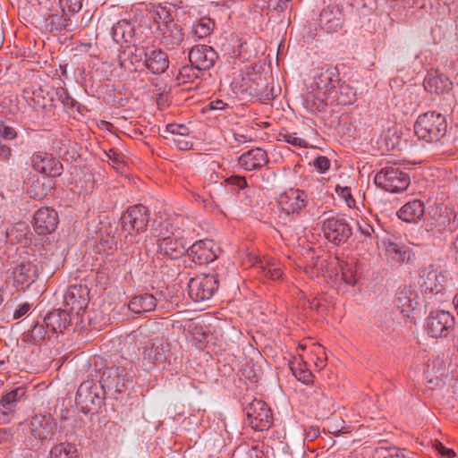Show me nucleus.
<instances>
[{"label":"nucleus","instance_id":"1","mask_svg":"<svg viewBox=\"0 0 458 458\" xmlns=\"http://www.w3.org/2000/svg\"><path fill=\"white\" fill-rule=\"evenodd\" d=\"M414 131L420 140L428 143L437 142L447 131L445 116L437 112L422 114L415 122Z\"/></svg>","mask_w":458,"mask_h":458},{"label":"nucleus","instance_id":"2","mask_svg":"<svg viewBox=\"0 0 458 458\" xmlns=\"http://www.w3.org/2000/svg\"><path fill=\"white\" fill-rule=\"evenodd\" d=\"M147 31L148 30L141 26L137 20L123 19L113 23L109 35L118 45L142 44L147 40Z\"/></svg>","mask_w":458,"mask_h":458},{"label":"nucleus","instance_id":"3","mask_svg":"<svg viewBox=\"0 0 458 458\" xmlns=\"http://www.w3.org/2000/svg\"><path fill=\"white\" fill-rule=\"evenodd\" d=\"M376 185L391 193L405 191L410 185L408 174L399 167H384L377 173L374 178Z\"/></svg>","mask_w":458,"mask_h":458},{"label":"nucleus","instance_id":"4","mask_svg":"<svg viewBox=\"0 0 458 458\" xmlns=\"http://www.w3.org/2000/svg\"><path fill=\"white\" fill-rule=\"evenodd\" d=\"M322 231L325 237L335 244L345 242L352 233L346 219L335 216L332 211L322 215Z\"/></svg>","mask_w":458,"mask_h":458},{"label":"nucleus","instance_id":"5","mask_svg":"<svg viewBox=\"0 0 458 458\" xmlns=\"http://www.w3.org/2000/svg\"><path fill=\"white\" fill-rule=\"evenodd\" d=\"M149 221V213L146 207L136 205L129 208L121 217L122 231L125 240L133 242L131 232H143Z\"/></svg>","mask_w":458,"mask_h":458},{"label":"nucleus","instance_id":"6","mask_svg":"<svg viewBox=\"0 0 458 458\" xmlns=\"http://www.w3.org/2000/svg\"><path fill=\"white\" fill-rule=\"evenodd\" d=\"M426 227L435 237L452 233L458 228V213L454 208L446 206L430 217Z\"/></svg>","mask_w":458,"mask_h":458},{"label":"nucleus","instance_id":"7","mask_svg":"<svg viewBox=\"0 0 458 458\" xmlns=\"http://www.w3.org/2000/svg\"><path fill=\"white\" fill-rule=\"evenodd\" d=\"M455 319L451 312L437 310L426 319V331L433 338L447 337L454 329Z\"/></svg>","mask_w":458,"mask_h":458},{"label":"nucleus","instance_id":"8","mask_svg":"<svg viewBox=\"0 0 458 458\" xmlns=\"http://www.w3.org/2000/svg\"><path fill=\"white\" fill-rule=\"evenodd\" d=\"M250 426L257 431L267 430L273 424L270 408L262 400L254 399L244 408Z\"/></svg>","mask_w":458,"mask_h":458},{"label":"nucleus","instance_id":"9","mask_svg":"<svg viewBox=\"0 0 458 458\" xmlns=\"http://www.w3.org/2000/svg\"><path fill=\"white\" fill-rule=\"evenodd\" d=\"M217 288L218 281L215 275H199L188 283L189 296L195 302L211 299Z\"/></svg>","mask_w":458,"mask_h":458},{"label":"nucleus","instance_id":"10","mask_svg":"<svg viewBox=\"0 0 458 458\" xmlns=\"http://www.w3.org/2000/svg\"><path fill=\"white\" fill-rule=\"evenodd\" d=\"M447 281V274L440 266L430 264L420 272L418 284L425 293H442Z\"/></svg>","mask_w":458,"mask_h":458},{"label":"nucleus","instance_id":"11","mask_svg":"<svg viewBox=\"0 0 458 458\" xmlns=\"http://www.w3.org/2000/svg\"><path fill=\"white\" fill-rule=\"evenodd\" d=\"M339 83L340 78L337 68L333 65H325L317 70L310 88L323 96H328L330 98Z\"/></svg>","mask_w":458,"mask_h":458},{"label":"nucleus","instance_id":"12","mask_svg":"<svg viewBox=\"0 0 458 458\" xmlns=\"http://www.w3.org/2000/svg\"><path fill=\"white\" fill-rule=\"evenodd\" d=\"M233 84L239 92L252 97H258L263 94L266 88V82L261 74L256 72L253 68H247L242 71L240 74L233 79Z\"/></svg>","mask_w":458,"mask_h":458},{"label":"nucleus","instance_id":"13","mask_svg":"<svg viewBox=\"0 0 458 458\" xmlns=\"http://www.w3.org/2000/svg\"><path fill=\"white\" fill-rule=\"evenodd\" d=\"M185 222L182 216L162 217L159 216L153 221L151 225L152 234L159 239L174 236L182 238L185 232Z\"/></svg>","mask_w":458,"mask_h":458},{"label":"nucleus","instance_id":"14","mask_svg":"<svg viewBox=\"0 0 458 458\" xmlns=\"http://www.w3.org/2000/svg\"><path fill=\"white\" fill-rule=\"evenodd\" d=\"M191 232L185 228L182 238L169 236L165 239L157 240V253L171 259H176L182 257L189 244V236Z\"/></svg>","mask_w":458,"mask_h":458},{"label":"nucleus","instance_id":"15","mask_svg":"<svg viewBox=\"0 0 458 458\" xmlns=\"http://www.w3.org/2000/svg\"><path fill=\"white\" fill-rule=\"evenodd\" d=\"M307 194L299 189L291 188L278 198V205L287 215L299 214L307 205Z\"/></svg>","mask_w":458,"mask_h":458},{"label":"nucleus","instance_id":"16","mask_svg":"<svg viewBox=\"0 0 458 458\" xmlns=\"http://www.w3.org/2000/svg\"><path fill=\"white\" fill-rule=\"evenodd\" d=\"M213 247L214 242L210 240H199L193 243H191V241H189L185 253H187L196 264L204 265L216 259V254L213 250Z\"/></svg>","mask_w":458,"mask_h":458},{"label":"nucleus","instance_id":"17","mask_svg":"<svg viewBox=\"0 0 458 458\" xmlns=\"http://www.w3.org/2000/svg\"><path fill=\"white\" fill-rule=\"evenodd\" d=\"M64 298V303L70 308L71 312L80 315L88 307L89 301V289L81 284L71 285Z\"/></svg>","mask_w":458,"mask_h":458},{"label":"nucleus","instance_id":"18","mask_svg":"<svg viewBox=\"0 0 458 458\" xmlns=\"http://www.w3.org/2000/svg\"><path fill=\"white\" fill-rule=\"evenodd\" d=\"M56 421L50 414H38L32 417L30 423L31 436L44 441L55 435Z\"/></svg>","mask_w":458,"mask_h":458},{"label":"nucleus","instance_id":"19","mask_svg":"<svg viewBox=\"0 0 458 458\" xmlns=\"http://www.w3.org/2000/svg\"><path fill=\"white\" fill-rule=\"evenodd\" d=\"M216 52L209 46L198 45L189 52V61L201 71L209 70L217 59Z\"/></svg>","mask_w":458,"mask_h":458},{"label":"nucleus","instance_id":"20","mask_svg":"<svg viewBox=\"0 0 458 458\" xmlns=\"http://www.w3.org/2000/svg\"><path fill=\"white\" fill-rule=\"evenodd\" d=\"M131 45L132 47L128 52L124 51L123 55H119V64L124 70L136 71L139 65L144 66L148 46L147 41L142 44Z\"/></svg>","mask_w":458,"mask_h":458},{"label":"nucleus","instance_id":"21","mask_svg":"<svg viewBox=\"0 0 458 458\" xmlns=\"http://www.w3.org/2000/svg\"><path fill=\"white\" fill-rule=\"evenodd\" d=\"M98 385L92 380L82 382L76 393L75 403L82 411L88 412L92 405L99 403L100 399L97 393Z\"/></svg>","mask_w":458,"mask_h":458},{"label":"nucleus","instance_id":"22","mask_svg":"<svg viewBox=\"0 0 458 458\" xmlns=\"http://www.w3.org/2000/svg\"><path fill=\"white\" fill-rule=\"evenodd\" d=\"M12 275L15 287L22 290L35 282L38 276V271L35 264L21 262L13 267Z\"/></svg>","mask_w":458,"mask_h":458},{"label":"nucleus","instance_id":"23","mask_svg":"<svg viewBox=\"0 0 458 458\" xmlns=\"http://www.w3.org/2000/svg\"><path fill=\"white\" fill-rule=\"evenodd\" d=\"M269 162L267 152L260 148H251L238 158V165L246 171L260 170Z\"/></svg>","mask_w":458,"mask_h":458},{"label":"nucleus","instance_id":"24","mask_svg":"<svg viewBox=\"0 0 458 458\" xmlns=\"http://www.w3.org/2000/svg\"><path fill=\"white\" fill-rule=\"evenodd\" d=\"M167 54L161 48L148 47L144 67L152 74H163L169 67Z\"/></svg>","mask_w":458,"mask_h":458},{"label":"nucleus","instance_id":"25","mask_svg":"<svg viewBox=\"0 0 458 458\" xmlns=\"http://www.w3.org/2000/svg\"><path fill=\"white\" fill-rule=\"evenodd\" d=\"M57 224V213L52 208H39L34 215L33 225L38 234L52 233L56 228Z\"/></svg>","mask_w":458,"mask_h":458},{"label":"nucleus","instance_id":"26","mask_svg":"<svg viewBox=\"0 0 458 458\" xmlns=\"http://www.w3.org/2000/svg\"><path fill=\"white\" fill-rule=\"evenodd\" d=\"M23 395V389L15 388L2 396L0 399V424H4L11 420Z\"/></svg>","mask_w":458,"mask_h":458},{"label":"nucleus","instance_id":"27","mask_svg":"<svg viewBox=\"0 0 458 458\" xmlns=\"http://www.w3.org/2000/svg\"><path fill=\"white\" fill-rule=\"evenodd\" d=\"M158 36L164 47L173 49L179 46L183 40L182 28L177 22L162 23L158 30Z\"/></svg>","mask_w":458,"mask_h":458},{"label":"nucleus","instance_id":"28","mask_svg":"<svg viewBox=\"0 0 458 458\" xmlns=\"http://www.w3.org/2000/svg\"><path fill=\"white\" fill-rule=\"evenodd\" d=\"M123 372L124 370H120L119 368L109 369L104 371L101 377L102 387L119 393L123 392L131 382L129 377H125L123 375Z\"/></svg>","mask_w":458,"mask_h":458},{"label":"nucleus","instance_id":"29","mask_svg":"<svg viewBox=\"0 0 458 458\" xmlns=\"http://www.w3.org/2000/svg\"><path fill=\"white\" fill-rule=\"evenodd\" d=\"M32 165L36 171L47 176H58L62 172L61 163L47 153L35 156Z\"/></svg>","mask_w":458,"mask_h":458},{"label":"nucleus","instance_id":"30","mask_svg":"<svg viewBox=\"0 0 458 458\" xmlns=\"http://www.w3.org/2000/svg\"><path fill=\"white\" fill-rule=\"evenodd\" d=\"M250 259L252 266L256 267L264 276L272 280H277L283 276L282 268L275 259L265 257L260 259L255 255Z\"/></svg>","mask_w":458,"mask_h":458},{"label":"nucleus","instance_id":"31","mask_svg":"<svg viewBox=\"0 0 458 458\" xmlns=\"http://www.w3.org/2000/svg\"><path fill=\"white\" fill-rule=\"evenodd\" d=\"M424 88L430 93L440 95L452 89V81L445 75L432 71L425 78Z\"/></svg>","mask_w":458,"mask_h":458},{"label":"nucleus","instance_id":"32","mask_svg":"<svg viewBox=\"0 0 458 458\" xmlns=\"http://www.w3.org/2000/svg\"><path fill=\"white\" fill-rule=\"evenodd\" d=\"M44 323L53 333H64L70 326L71 317L65 310H55L44 318Z\"/></svg>","mask_w":458,"mask_h":458},{"label":"nucleus","instance_id":"33","mask_svg":"<svg viewBox=\"0 0 458 458\" xmlns=\"http://www.w3.org/2000/svg\"><path fill=\"white\" fill-rule=\"evenodd\" d=\"M319 22L327 31H336L343 24V15L340 9L333 5L327 6L320 13Z\"/></svg>","mask_w":458,"mask_h":458},{"label":"nucleus","instance_id":"34","mask_svg":"<svg viewBox=\"0 0 458 458\" xmlns=\"http://www.w3.org/2000/svg\"><path fill=\"white\" fill-rule=\"evenodd\" d=\"M424 214L425 206L420 199H413L407 202L397 213L398 217L407 223H416L424 216Z\"/></svg>","mask_w":458,"mask_h":458},{"label":"nucleus","instance_id":"35","mask_svg":"<svg viewBox=\"0 0 458 458\" xmlns=\"http://www.w3.org/2000/svg\"><path fill=\"white\" fill-rule=\"evenodd\" d=\"M331 98L316 90L309 91L303 98V106L311 114L322 113L330 106Z\"/></svg>","mask_w":458,"mask_h":458},{"label":"nucleus","instance_id":"36","mask_svg":"<svg viewBox=\"0 0 458 458\" xmlns=\"http://www.w3.org/2000/svg\"><path fill=\"white\" fill-rule=\"evenodd\" d=\"M330 106H347L352 104L356 99V90L350 85L339 83L335 92L330 97Z\"/></svg>","mask_w":458,"mask_h":458},{"label":"nucleus","instance_id":"37","mask_svg":"<svg viewBox=\"0 0 458 458\" xmlns=\"http://www.w3.org/2000/svg\"><path fill=\"white\" fill-rule=\"evenodd\" d=\"M156 306L157 300L149 293L134 296L128 303V309L135 314L152 311Z\"/></svg>","mask_w":458,"mask_h":458},{"label":"nucleus","instance_id":"38","mask_svg":"<svg viewBox=\"0 0 458 458\" xmlns=\"http://www.w3.org/2000/svg\"><path fill=\"white\" fill-rule=\"evenodd\" d=\"M289 367L297 380L305 385L313 382V374L307 368L306 362L301 358H294L293 361L289 362Z\"/></svg>","mask_w":458,"mask_h":458},{"label":"nucleus","instance_id":"39","mask_svg":"<svg viewBox=\"0 0 458 458\" xmlns=\"http://www.w3.org/2000/svg\"><path fill=\"white\" fill-rule=\"evenodd\" d=\"M417 294L411 289L404 287L400 290L397 296V304L403 313L408 314L417 306Z\"/></svg>","mask_w":458,"mask_h":458},{"label":"nucleus","instance_id":"40","mask_svg":"<svg viewBox=\"0 0 458 458\" xmlns=\"http://www.w3.org/2000/svg\"><path fill=\"white\" fill-rule=\"evenodd\" d=\"M215 29V21L208 17H201L191 27V33L196 38L201 39L211 35Z\"/></svg>","mask_w":458,"mask_h":458},{"label":"nucleus","instance_id":"41","mask_svg":"<svg viewBox=\"0 0 458 458\" xmlns=\"http://www.w3.org/2000/svg\"><path fill=\"white\" fill-rule=\"evenodd\" d=\"M51 458H79L76 446L71 443L64 442L55 445L50 450Z\"/></svg>","mask_w":458,"mask_h":458},{"label":"nucleus","instance_id":"42","mask_svg":"<svg viewBox=\"0 0 458 458\" xmlns=\"http://www.w3.org/2000/svg\"><path fill=\"white\" fill-rule=\"evenodd\" d=\"M201 74L202 71L191 64V65H184L179 70L177 80L181 83L194 82Z\"/></svg>","mask_w":458,"mask_h":458},{"label":"nucleus","instance_id":"43","mask_svg":"<svg viewBox=\"0 0 458 458\" xmlns=\"http://www.w3.org/2000/svg\"><path fill=\"white\" fill-rule=\"evenodd\" d=\"M403 451L395 446H378L375 450L374 458H404Z\"/></svg>","mask_w":458,"mask_h":458},{"label":"nucleus","instance_id":"44","mask_svg":"<svg viewBox=\"0 0 458 458\" xmlns=\"http://www.w3.org/2000/svg\"><path fill=\"white\" fill-rule=\"evenodd\" d=\"M67 14L52 13L47 19V23L51 30L61 31L68 26L69 19L66 18Z\"/></svg>","mask_w":458,"mask_h":458},{"label":"nucleus","instance_id":"45","mask_svg":"<svg viewBox=\"0 0 458 458\" xmlns=\"http://www.w3.org/2000/svg\"><path fill=\"white\" fill-rule=\"evenodd\" d=\"M280 140L284 141L292 146L299 148H307L308 142L298 136L296 132L283 131L279 133Z\"/></svg>","mask_w":458,"mask_h":458},{"label":"nucleus","instance_id":"46","mask_svg":"<svg viewBox=\"0 0 458 458\" xmlns=\"http://www.w3.org/2000/svg\"><path fill=\"white\" fill-rule=\"evenodd\" d=\"M20 230L18 227L11 226L7 227L4 224L3 220V211L0 208V243L10 241L11 242H14V238L13 237L14 231ZM15 240L19 241L18 237H15Z\"/></svg>","mask_w":458,"mask_h":458},{"label":"nucleus","instance_id":"47","mask_svg":"<svg viewBox=\"0 0 458 458\" xmlns=\"http://www.w3.org/2000/svg\"><path fill=\"white\" fill-rule=\"evenodd\" d=\"M153 20L157 24V30H160L162 23L174 22L170 12L162 6H157L153 13Z\"/></svg>","mask_w":458,"mask_h":458},{"label":"nucleus","instance_id":"48","mask_svg":"<svg viewBox=\"0 0 458 458\" xmlns=\"http://www.w3.org/2000/svg\"><path fill=\"white\" fill-rule=\"evenodd\" d=\"M117 245L114 238L113 236H106L101 238L98 245L96 246L98 252H104L106 255L112 253L114 250H116Z\"/></svg>","mask_w":458,"mask_h":458},{"label":"nucleus","instance_id":"49","mask_svg":"<svg viewBox=\"0 0 458 458\" xmlns=\"http://www.w3.org/2000/svg\"><path fill=\"white\" fill-rule=\"evenodd\" d=\"M59 5L64 14H74L82 7L81 0H59Z\"/></svg>","mask_w":458,"mask_h":458},{"label":"nucleus","instance_id":"50","mask_svg":"<svg viewBox=\"0 0 458 458\" xmlns=\"http://www.w3.org/2000/svg\"><path fill=\"white\" fill-rule=\"evenodd\" d=\"M57 99L66 107L73 108L77 102L71 97L66 89L59 87L55 90Z\"/></svg>","mask_w":458,"mask_h":458},{"label":"nucleus","instance_id":"51","mask_svg":"<svg viewBox=\"0 0 458 458\" xmlns=\"http://www.w3.org/2000/svg\"><path fill=\"white\" fill-rule=\"evenodd\" d=\"M389 252H394L396 255V259L399 262H404L409 260L411 258V252L408 248L404 246H399L397 244H390L387 250Z\"/></svg>","mask_w":458,"mask_h":458},{"label":"nucleus","instance_id":"52","mask_svg":"<svg viewBox=\"0 0 458 458\" xmlns=\"http://www.w3.org/2000/svg\"><path fill=\"white\" fill-rule=\"evenodd\" d=\"M165 132L174 135V138L186 137L189 134V129L183 124L169 123L165 127Z\"/></svg>","mask_w":458,"mask_h":458},{"label":"nucleus","instance_id":"53","mask_svg":"<svg viewBox=\"0 0 458 458\" xmlns=\"http://www.w3.org/2000/svg\"><path fill=\"white\" fill-rule=\"evenodd\" d=\"M18 133L16 130L8 125L4 121L0 120V138L4 140H13L17 138Z\"/></svg>","mask_w":458,"mask_h":458},{"label":"nucleus","instance_id":"54","mask_svg":"<svg viewBox=\"0 0 458 458\" xmlns=\"http://www.w3.org/2000/svg\"><path fill=\"white\" fill-rule=\"evenodd\" d=\"M335 192L338 194L340 198H342L345 201L346 205L349 208L355 207L356 201L352 195L351 188L336 186Z\"/></svg>","mask_w":458,"mask_h":458},{"label":"nucleus","instance_id":"55","mask_svg":"<svg viewBox=\"0 0 458 458\" xmlns=\"http://www.w3.org/2000/svg\"><path fill=\"white\" fill-rule=\"evenodd\" d=\"M357 226L360 234L363 235L366 239H369L371 242L373 239L372 234L375 232L374 228L364 219L357 221Z\"/></svg>","mask_w":458,"mask_h":458},{"label":"nucleus","instance_id":"56","mask_svg":"<svg viewBox=\"0 0 458 458\" xmlns=\"http://www.w3.org/2000/svg\"><path fill=\"white\" fill-rule=\"evenodd\" d=\"M342 279L349 285H353L356 283V272L351 266L342 267Z\"/></svg>","mask_w":458,"mask_h":458},{"label":"nucleus","instance_id":"57","mask_svg":"<svg viewBox=\"0 0 458 458\" xmlns=\"http://www.w3.org/2000/svg\"><path fill=\"white\" fill-rule=\"evenodd\" d=\"M46 325L36 323L30 331V336L34 341H41L45 339L47 335Z\"/></svg>","mask_w":458,"mask_h":458},{"label":"nucleus","instance_id":"58","mask_svg":"<svg viewBox=\"0 0 458 458\" xmlns=\"http://www.w3.org/2000/svg\"><path fill=\"white\" fill-rule=\"evenodd\" d=\"M435 450L437 453L443 458H454L455 456V453L453 449H449L445 447L442 443L437 442L434 445Z\"/></svg>","mask_w":458,"mask_h":458},{"label":"nucleus","instance_id":"59","mask_svg":"<svg viewBox=\"0 0 458 458\" xmlns=\"http://www.w3.org/2000/svg\"><path fill=\"white\" fill-rule=\"evenodd\" d=\"M226 182L232 185L234 189H243L246 187L247 182L244 177L239 175H233L226 179Z\"/></svg>","mask_w":458,"mask_h":458},{"label":"nucleus","instance_id":"60","mask_svg":"<svg viewBox=\"0 0 458 458\" xmlns=\"http://www.w3.org/2000/svg\"><path fill=\"white\" fill-rule=\"evenodd\" d=\"M314 166L320 172L325 173L329 169L330 161L327 157L320 156L314 160Z\"/></svg>","mask_w":458,"mask_h":458},{"label":"nucleus","instance_id":"61","mask_svg":"<svg viewBox=\"0 0 458 458\" xmlns=\"http://www.w3.org/2000/svg\"><path fill=\"white\" fill-rule=\"evenodd\" d=\"M172 140L180 150H188L192 146V142L184 137L173 138Z\"/></svg>","mask_w":458,"mask_h":458},{"label":"nucleus","instance_id":"62","mask_svg":"<svg viewBox=\"0 0 458 458\" xmlns=\"http://www.w3.org/2000/svg\"><path fill=\"white\" fill-rule=\"evenodd\" d=\"M30 310V305L27 302L19 305V307L13 311V318L19 319L24 316Z\"/></svg>","mask_w":458,"mask_h":458},{"label":"nucleus","instance_id":"63","mask_svg":"<svg viewBox=\"0 0 458 458\" xmlns=\"http://www.w3.org/2000/svg\"><path fill=\"white\" fill-rule=\"evenodd\" d=\"M12 156V149L5 144L0 142V160L7 162Z\"/></svg>","mask_w":458,"mask_h":458},{"label":"nucleus","instance_id":"64","mask_svg":"<svg viewBox=\"0 0 458 458\" xmlns=\"http://www.w3.org/2000/svg\"><path fill=\"white\" fill-rule=\"evenodd\" d=\"M319 436V429L316 426H310L305 430V438L308 440H314Z\"/></svg>","mask_w":458,"mask_h":458}]
</instances>
